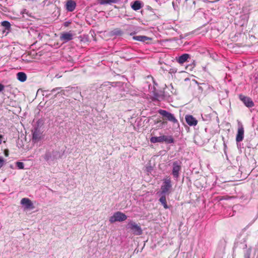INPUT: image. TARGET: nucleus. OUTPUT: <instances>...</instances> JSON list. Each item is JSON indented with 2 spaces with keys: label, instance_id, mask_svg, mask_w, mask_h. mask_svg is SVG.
<instances>
[{
  "label": "nucleus",
  "instance_id": "1",
  "mask_svg": "<svg viewBox=\"0 0 258 258\" xmlns=\"http://www.w3.org/2000/svg\"><path fill=\"white\" fill-rule=\"evenodd\" d=\"M159 113L165 118V119L172 123L173 126L178 128L179 123L178 120L176 118L174 115L165 110L160 109L158 111Z\"/></svg>",
  "mask_w": 258,
  "mask_h": 258
},
{
  "label": "nucleus",
  "instance_id": "2",
  "mask_svg": "<svg viewBox=\"0 0 258 258\" xmlns=\"http://www.w3.org/2000/svg\"><path fill=\"white\" fill-rule=\"evenodd\" d=\"M172 188L171 179L170 176H166L163 179V184L161 186V195H169Z\"/></svg>",
  "mask_w": 258,
  "mask_h": 258
},
{
  "label": "nucleus",
  "instance_id": "3",
  "mask_svg": "<svg viewBox=\"0 0 258 258\" xmlns=\"http://www.w3.org/2000/svg\"><path fill=\"white\" fill-rule=\"evenodd\" d=\"M174 139L171 136H161L160 137H152L150 139L152 143L165 142L168 144L174 143Z\"/></svg>",
  "mask_w": 258,
  "mask_h": 258
},
{
  "label": "nucleus",
  "instance_id": "4",
  "mask_svg": "<svg viewBox=\"0 0 258 258\" xmlns=\"http://www.w3.org/2000/svg\"><path fill=\"white\" fill-rule=\"evenodd\" d=\"M127 219V216L124 213L121 212H116L114 213L113 216H111L109 218V221L111 223L115 222H121L125 221Z\"/></svg>",
  "mask_w": 258,
  "mask_h": 258
},
{
  "label": "nucleus",
  "instance_id": "5",
  "mask_svg": "<svg viewBox=\"0 0 258 258\" xmlns=\"http://www.w3.org/2000/svg\"><path fill=\"white\" fill-rule=\"evenodd\" d=\"M127 226L134 235H140L142 234L143 231L141 226L135 222L131 221L128 223Z\"/></svg>",
  "mask_w": 258,
  "mask_h": 258
},
{
  "label": "nucleus",
  "instance_id": "6",
  "mask_svg": "<svg viewBox=\"0 0 258 258\" xmlns=\"http://www.w3.org/2000/svg\"><path fill=\"white\" fill-rule=\"evenodd\" d=\"M181 163L179 161H174L172 165V174L175 178L177 179L181 170Z\"/></svg>",
  "mask_w": 258,
  "mask_h": 258
},
{
  "label": "nucleus",
  "instance_id": "7",
  "mask_svg": "<svg viewBox=\"0 0 258 258\" xmlns=\"http://www.w3.org/2000/svg\"><path fill=\"white\" fill-rule=\"evenodd\" d=\"M239 98L246 107H252L254 106V103L249 97L240 94L239 95Z\"/></svg>",
  "mask_w": 258,
  "mask_h": 258
},
{
  "label": "nucleus",
  "instance_id": "8",
  "mask_svg": "<svg viewBox=\"0 0 258 258\" xmlns=\"http://www.w3.org/2000/svg\"><path fill=\"white\" fill-rule=\"evenodd\" d=\"M185 119L186 122L189 126H196L198 124V120L191 115H186L185 116Z\"/></svg>",
  "mask_w": 258,
  "mask_h": 258
},
{
  "label": "nucleus",
  "instance_id": "9",
  "mask_svg": "<svg viewBox=\"0 0 258 258\" xmlns=\"http://www.w3.org/2000/svg\"><path fill=\"white\" fill-rule=\"evenodd\" d=\"M21 204L25 206V208L27 209H33L35 208V207L33 205L32 201L28 198H23L21 200Z\"/></svg>",
  "mask_w": 258,
  "mask_h": 258
},
{
  "label": "nucleus",
  "instance_id": "10",
  "mask_svg": "<svg viewBox=\"0 0 258 258\" xmlns=\"http://www.w3.org/2000/svg\"><path fill=\"white\" fill-rule=\"evenodd\" d=\"M244 128L242 125L238 128L237 133L236 137V141L237 142H241L244 138Z\"/></svg>",
  "mask_w": 258,
  "mask_h": 258
},
{
  "label": "nucleus",
  "instance_id": "11",
  "mask_svg": "<svg viewBox=\"0 0 258 258\" xmlns=\"http://www.w3.org/2000/svg\"><path fill=\"white\" fill-rule=\"evenodd\" d=\"M73 38V34L71 31L61 33L60 36V40L65 42L71 40Z\"/></svg>",
  "mask_w": 258,
  "mask_h": 258
},
{
  "label": "nucleus",
  "instance_id": "12",
  "mask_svg": "<svg viewBox=\"0 0 258 258\" xmlns=\"http://www.w3.org/2000/svg\"><path fill=\"white\" fill-rule=\"evenodd\" d=\"M133 38L136 40L146 42L147 43H148L149 41H151L152 39L151 38L148 37L147 36L141 35L135 36H134Z\"/></svg>",
  "mask_w": 258,
  "mask_h": 258
},
{
  "label": "nucleus",
  "instance_id": "13",
  "mask_svg": "<svg viewBox=\"0 0 258 258\" xmlns=\"http://www.w3.org/2000/svg\"><path fill=\"white\" fill-rule=\"evenodd\" d=\"M76 7V3L72 1L69 0L66 4V9L69 12H73Z\"/></svg>",
  "mask_w": 258,
  "mask_h": 258
},
{
  "label": "nucleus",
  "instance_id": "14",
  "mask_svg": "<svg viewBox=\"0 0 258 258\" xmlns=\"http://www.w3.org/2000/svg\"><path fill=\"white\" fill-rule=\"evenodd\" d=\"M189 58V55L187 53H184L180 56L178 59L177 61L180 64H182L187 61V59Z\"/></svg>",
  "mask_w": 258,
  "mask_h": 258
},
{
  "label": "nucleus",
  "instance_id": "15",
  "mask_svg": "<svg viewBox=\"0 0 258 258\" xmlns=\"http://www.w3.org/2000/svg\"><path fill=\"white\" fill-rule=\"evenodd\" d=\"M17 76L18 80L22 82H25L27 79V76L26 74L23 72H19L17 73Z\"/></svg>",
  "mask_w": 258,
  "mask_h": 258
},
{
  "label": "nucleus",
  "instance_id": "16",
  "mask_svg": "<svg viewBox=\"0 0 258 258\" xmlns=\"http://www.w3.org/2000/svg\"><path fill=\"white\" fill-rule=\"evenodd\" d=\"M161 197L159 199V202L161 203V204L163 206L164 209H167L169 207L167 204L166 198L165 197L166 195H161Z\"/></svg>",
  "mask_w": 258,
  "mask_h": 258
},
{
  "label": "nucleus",
  "instance_id": "17",
  "mask_svg": "<svg viewBox=\"0 0 258 258\" xmlns=\"http://www.w3.org/2000/svg\"><path fill=\"white\" fill-rule=\"evenodd\" d=\"M141 3L139 1H136L132 5V8L135 11H138L141 8Z\"/></svg>",
  "mask_w": 258,
  "mask_h": 258
},
{
  "label": "nucleus",
  "instance_id": "18",
  "mask_svg": "<svg viewBox=\"0 0 258 258\" xmlns=\"http://www.w3.org/2000/svg\"><path fill=\"white\" fill-rule=\"evenodd\" d=\"M33 139L35 140H40L41 139V135L38 131L36 130L33 133Z\"/></svg>",
  "mask_w": 258,
  "mask_h": 258
},
{
  "label": "nucleus",
  "instance_id": "19",
  "mask_svg": "<svg viewBox=\"0 0 258 258\" xmlns=\"http://www.w3.org/2000/svg\"><path fill=\"white\" fill-rule=\"evenodd\" d=\"M116 2V0H99V3L101 5L115 3Z\"/></svg>",
  "mask_w": 258,
  "mask_h": 258
},
{
  "label": "nucleus",
  "instance_id": "20",
  "mask_svg": "<svg viewBox=\"0 0 258 258\" xmlns=\"http://www.w3.org/2000/svg\"><path fill=\"white\" fill-rule=\"evenodd\" d=\"M155 123L159 124L158 126L160 128H162L164 125L167 124L166 121H162L161 120H157Z\"/></svg>",
  "mask_w": 258,
  "mask_h": 258
},
{
  "label": "nucleus",
  "instance_id": "21",
  "mask_svg": "<svg viewBox=\"0 0 258 258\" xmlns=\"http://www.w3.org/2000/svg\"><path fill=\"white\" fill-rule=\"evenodd\" d=\"M2 26L5 27V28L7 30L10 29L11 27V24L9 22L7 21H4L2 22Z\"/></svg>",
  "mask_w": 258,
  "mask_h": 258
},
{
  "label": "nucleus",
  "instance_id": "22",
  "mask_svg": "<svg viewBox=\"0 0 258 258\" xmlns=\"http://www.w3.org/2000/svg\"><path fill=\"white\" fill-rule=\"evenodd\" d=\"M16 165L18 168L20 169H23L24 168V163L21 162H17Z\"/></svg>",
  "mask_w": 258,
  "mask_h": 258
},
{
  "label": "nucleus",
  "instance_id": "23",
  "mask_svg": "<svg viewBox=\"0 0 258 258\" xmlns=\"http://www.w3.org/2000/svg\"><path fill=\"white\" fill-rule=\"evenodd\" d=\"M5 163V160L4 158L2 157H0V168H1L4 165Z\"/></svg>",
  "mask_w": 258,
  "mask_h": 258
},
{
  "label": "nucleus",
  "instance_id": "24",
  "mask_svg": "<svg viewBox=\"0 0 258 258\" xmlns=\"http://www.w3.org/2000/svg\"><path fill=\"white\" fill-rule=\"evenodd\" d=\"M4 154H5V155L6 156V157H8L9 156V150L8 149H6L4 151Z\"/></svg>",
  "mask_w": 258,
  "mask_h": 258
},
{
  "label": "nucleus",
  "instance_id": "25",
  "mask_svg": "<svg viewBox=\"0 0 258 258\" xmlns=\"http://www.w3.org/2000/svg\"><path fill=\"white\" fill-rule=\"evenodd\" d=\"M4 86L0 83V92L4 90Z\"/></svg>",
  "mask_w": 258,
  "mask_h": 258
},
{
  "label": "nucleus",
  "instance_id": "26",
  "mask_svg": "<svg viewBox=\"0 0 258 258\" xmlns=\"http://www.w3.org/2000/svg\"><path fill=\"white\" fill-rule=\"evenodd\" d=\"M3 138V136L2 135H0V140H1Z\"/></svg>",
  "mask_w": 258,
  "mask_h": 258
},
{
  "label": "nucleus",
  "instance_id": "27",
  "mask_svg": "<svg viewBox=\"0 0 258 258\" xmlns=\"http://www.w3.org/2000/svg\"><path fill=\"white\" fill-rule=\"evenodd\" d=\"M1 143H2V140H0V144H1Z\"/></svg>",
  "mask_w": 258,
  "mask_h": 258
},
{
  "label": "nucleus",
  "instance_id": "28",
  "mask_svg": "<svg viewBox=\"0 0 258 258\" xmlns=\"http://www.w3.org/2000/svg\"><path fill=\"white\" fill-rule=\"evenodd\" d=\"M55 89H53L52 90V91H55Z\"/></svg>",
  "mask_w": 258,
  "mask_h": 258
}]
</instances>
